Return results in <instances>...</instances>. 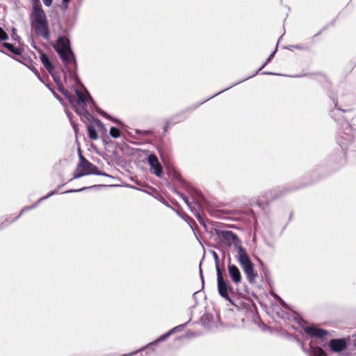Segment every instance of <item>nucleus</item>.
I'll use <instances>...</instances> for the list:
<instances>
[{
	"instance_id": "4468645a",
	"label": "nucleus",
	"mask_w": 356,
	"mask_h": 356,
	"mask_svg": "<svg viewBox=\"0 0 356 356\" xmlns=\"http://www.w3.org/2000/svg\"><path fill=\"white\" fill-rule=\"evenodd\" d=\"M88 136L91 140H97L98 138L97 133L92 124L88 125Z\"/></svg>"
},
{
	"instance_id": "6ab92c4d",
	"label": "nucleus",
	"mask_w": 356,
	"mask_h": 356,
	"mask_svg": "<svg viewBox=\"0 0 356 356\" xmlns=\"http://www.w3.org/2000/svg\"><path fill=\"white\" fill-rule=\"evenodd\" d=\"M8 34L0 27V40L4 41L8 39Z\"/></svg>"
},
{
	"instance_id": "0eeeda50",
	"label": "nucleus",
	"mask_w": 356,
	"mask_h": 356,
	"mask_svg": "<svg viewBox=\"0 0 356 356\" xmlns=\"http://www.w3.org/2000/svg\"><path fill=\"white\" fill-rule=\"evenodd\" d=\"M227 270L229 275L235 285L239 284L242 281V275L239 268L230 262L227 264Z\"/></svg>"
},
{
	"instance_id": "423d86ee",
	"label": "nucleus",
	"mask_w": 356,
	"mask_h": 356,
	"mask_svg": "<svg viewBox=\"0 0 356 356\" xmlns=\"http://www.w3.org/2000/svg\"><path fill=\"white\" fill-rule=\"evenodd\" d=\"M217 274V285L218 291L220 296L225 300L231 302V298L229 296V291H232V288L230 286L227 280H225L222 272L218 266H216Z\"/></svg>"
},
{
	"instance_id": "7ed1b4c3",
	"label": "nucleus",
	"mask_w": 356,
	"mask_h": 356,
	"mask_svg": "<svg viewBox=\"0 0 356 356\" xmlns=\"http://www.w3.org/2000/svg\"><path fill=\"white\" fill-rule=\"evenodd\" d=\"M54 48L60 57L63 65L71 70V67H76L74 55L70 48V40L64 37L58 38L56 42L54 45Z\"/></svg>"
},
{
	"instance_id": "9b49d317",
	"label": "nucleus",
	"mask_w": 356,
	"mask_h": 356,
	"mask_svg": "<svg viewBox=\"0 0 356 356\" xmlns=\"http://www.w3.org/2000/svg\"><path fill=\"white\" fill-rule=\"evenodd\" d=\"M40 60L44 65V67L46 68V70L51 74H52V72L54 70V66L50 62L49 57L47 55L42 52H40Z\"/></svg>"
},
{
	"instance_id": "cd10ccee",
	"label": "nucleus",
	"mask_w": 356,
	"mask_h": 356,
	"mask_svg": "<svg viewBox=\"0 0 356 356\" xmlns=\"http://www.w3.org/2000/svg\"><path fill=\"white\" fill-rule=\"evenodd\" d=\"M321 346H325V344H324V343H321Z\"/></svg>"
},
{
	"instance_id": "5701e85b",
	"label": "nucleus",
	"mask_w": 356,
	"mask_h": 356,
	"mask_svg": "<svg viewBox=\"0 0 356 356\" xmlns=\"http://www.w3.org/2000/svg\"><path fill=\"white\" fill-rule=\"evenodd\" d=\"M200 277L202 279V283H204L203 276H202V269H201V264H200Z\"/></svg>"
},
{
	"instance_id": "20e7f679",
	"label": "nucleus",
	"mask_w": 356,
	"mask_h": 356,
	"mask_svg": "<svg viewBox=\"0 0 356 356\" xmlns=\"http://www.w3.org/2000/svg\"><path fill=\"white\" fill-rule=\"evenodd\" d=\"M64 95L76 113L79 114H84L87 102L91 99L88 92L84 88L81 90L75 89L74 93L73 94L65 92Z\"/></svg>"
},
{
	"instance_id": "bb28decb",
	"label": "nucleus",
	"mask_w": 356,
	"mask_h": 356,
	"mask_svg": "<svg viewBox=\"0 0 356 356\" xmlns=\"http://www.w3.org/2000/svg\"><path fill=\"white\" fill-rule=\"evenodd\" d=\"M197 293H198V291H196V292H195V293H193V297H194V298L195 297V296H196V294H197Z\"/></svg>"
},
{
	"instance_id": "dca6fc26",
	"label": "nucleus",
	"mask_w": 356,
	"mask_h": 356,
	"mask_svg": "<svg viewBox=\"0 0 356 356\" xmlns=\"http://www.w3.org/2000/svg\"><path fill=\"white\" fill-rule=\"evenodd\" d=\"M3 46L10 52L13 53L14 54L19 55L20 54V51L15 47L12 44L4 42Z\"/></svg>"
},
{
	"instance_id": "f8f14e48",
	"label": "nucleus",
	"mask_w": 356,
	"mask_h": 356,
	"mask_svg": "<svg viewBox=\"0 0 356 356\" xmlns=\"http://www.w3.org/2000/svg\"><path fill=\"white\" fill-rule=\"evenodd\" d=\"M185 325L186 324H183V325H180L177 327H175L174 328H172L170 331H168L166 334L159 337L154 342H153V343L156 344L159 342L166 339L169 336H170L173 333L177 332H180L184 327Z\"/></svg>"
},
{
	"instance_id": "ddd939ff",
	"label": "nucleus",
	"mask_w": 356,
	"mask_h": 356,
	"mask_svg": "<svg viewBox=\"0 0 356 356\" xmlns=\"http://www.w3.org/2000/svg\"><path fill=\"white\" fill-rule=\"evenodd\" d=\"M57 191H58L57 190L52 191H51V193H49L47 195H46V196H44V197H42V198H40V200H38V201L35 204H33V205H32V206H31V207H24V208L21 211V212L19 213V214L18 215V216L15 218V220H16V219H17L18 218H19V217L21 216V215H22L24 212H25V211H29V210H30V209H33V208H35V207L38 205V204H39L40 202H42V201H43L44 200H46V199L49 198V197H51V195H53L56 194V193H57Z\"/></svg>"
},
{
	"instance_id": "f257e3e1",
	"label": "nucleus",
	"mask_w": 356,
	"mask_h": 356,
	"mask_svg": "<svg viewBox=\"0 0 356 356\" xmlns=\"http://www.w3.org/2000/svg\"><path fill=\"white\" fill-rule=\"evenodd\" d=\"M220 238L222 242L227 246H234L236 248V260L245 274L248 281L251 284L254 283L257 273L254 269V264L246 250L241 246L238 237L231 231H224L221 232Z\"/></svg>"
},
{
	"instance_id": "4be33fe9",
	"label": "nucleus",
	"mask_w": 356,
	"mask_h": 356,
	"mask_svg": "<svg viewBox=\"0 0 356 356\" xmlns=\"http://www.w3.org/2000/svg\"><path fill=\"white\" fill-rule=\"evenodd\" d=\"M275 297H276V298L279 300L280 303L282 306H284H284L286 305L285 302L283 301V300H282V299H281V298H280L279 296H276Z\"/></svg>"
},
{
	"instance_id": "1a4fd4ad",
	"label": "nucleus",
	"mask_w": 356,
	"mask_h": 356,
	"mask_svg": "<svg viewBox=\"0 0 356 356\" xmlns=\"http://www.w3.org/2000/svg\"><path fill=\"white\" fill-rule=\"evenodd\" d=\"M305 332L312 337L318 339H323L327 335L328 332L316 326H308L305 328Z\"/></svg>"
},
{
	"instance_id": "b1692460",
	"label": "nucleus",
	"mask_w": 356,
	"mask_h": 356,
	"mask_svg": "<svg viewBox=\"0 0 356 356\" xmlns=\"http://www.w3.org/2000/svg\"><path fill=\"white\" fill-rule=\"evenodd\" d=\"M184 200L185 202L190 207V203H189L188 199L184 197Z\"/></svg>"
},
{
	"instance_id": "a878e982",
	"label": "nucleus",
	"mask_w": 356,
	"mask_h": 356,
	"mask_svg": "<svg viewBox=\"0 0 356 356\" xmlns=\"http://www.w3.org/2000/svg\"><path fill=\"white\" fill-rule=\"evenodd\" d=\"M97 123L99 126H102V123L99 120H97Z\"/></svg>"
},
{
	"instance_id": "39448f33",
	"label": "nucleus",
	"mask_w": 356,
	"mask_h": 356,
	"mask_svg": "<svg viewBox=\"0 0 356 356\" xmlns=\"http://www.w3.org/2000/svg\"><path fill=\"white\" fill-rule=\"evenodd\" d=\"M97 175L108 176L105 172H101L92 163L86 160L81 154L79 155V163L74 173L73 179H78L85 175Z\"/></svg>"
},
{
	"instance_id": "9d476101",
	"label": "nucleus",
	"mask_w": 356,
	"mask_h": 356,
	"mask_svg": "<svg viewBox=\"0 0 356 356\" xmlns=\"http://www.w3.org/2000/svg\"><path fill=\"white\" fill-rule=\"evenodd\" d=\"M329 347L332 352H341L347 347L346 340L345 339H332L329 342Z\"/></svg>"
},
{
	"instance_id": "f3484780",
	"label": "nucleus",
	"mask_w": 356,
	"mask_h": 356,
	"mask_svg": "<svg viewBox=\"0 0 356 356\" xmlns=\"http://www.w3.org/2000/svg\"><path fill=\"white\" fill-rule=\"evenodd\" d=\"M110 134L112 137L118 138L120 136V131L116 127H111L110 129Z\"/></svg>"
},
{
	"instance_id": "a211bd4d",
	"label": "nucleus",
	"mask_w": 356,
	"mask_h": 356,
	"mask_svg": "<svg viewBox=\"0 0 356 356\" xmlns=\"http://www.w3.org/2000/svg\"><path fill=\"white\" fill-rule=\"evenodd\" d=\"M275 54V51H274L268 57V58L267 59V60L261 65V67L258 70V71H257L252 76H254L256 75L259 71H260L262 68L264 67V66L270 61V60L273 58L274 55Z\"/></svg>"
},
{
	"instance_id": "f03ea898",
	"label": "nucleus",
	"mask_w": 356,
	"mask_h": 356,
	"mask_svg": "<svg viewBox=\"0 0 356 356\" xmlns=\"http://www.w3.org/2000/svg\"><path fill=\"white\" fill-rule=\"evenodd\" d=\"M32 11L30 15L31 28L33 33L48 40L50 38L49 22L40 0H31Z\"/></svg>"
},
{
	"instance_id": "2eb2a0df",
	"label": "nucleus",
	"mask_w": 356,
	"mask_h": 356,
	"mask_svg": "<svg viewBox=\"0 0 356 356\" xmlns=\"http://www.w3.org/2000/svg\"><path fill=\"white\" fill-rule=\"evenodd\" d=\"M311 353L313 356H327L321 347H311Z\"/></svg>"
},
{
	"instance_id": "393cba45",
	"label": "nucleus",
	"mask_w": 356,
	"mask_h": 356,
	"mask_svg": "<svg viewBox=\"0 0 356 356\" xmlns=\"http://www.w3.org/2000/svg\"><path fill=\"white\" fill-rule=\"evenodd\" d=\"M70 0H63V3L67 4L70 2Z\"/></svg>"
},
{
	"instance_id": "412c9836",
	"label": "nucleus",
	"mask_w": 356,
	"mask_h": 356,
	"mask_svg": "<svg viewBox=\"0 0 356 356\" xmlns=\"http://www.w3.org/2000/svg\"><path fill=\"white\" fill-rule=\"evenodd\" d=\"M45 6L49 7L53 2V0H42Z\"/></svg>"
},
{
	"instance_id": "aec40b11",
	"label": "nucleus",
	"mask_w": 356,
	"mask_h": 356,
	"mask_svg": "<svg viewBox=\"0 0 356 356\" xmlns=\"http://www.w3.org/2000/svg\"><path fill=\"white\" fill-rule=\"evenodd\" d=\"M97 186H90V187H83L82 188H80V189H77V190H70V191H67L66 193H75V192H80V191H85V190H87V189H89V188H94V187H97Z\"/></svg>"
},
{
	"instance_id": "6e6552de",
	"label": "nucleus",
	"mask_w": 356,
	"mask_h": 356,
	"mask_svg": "<svg viewBox=\"0 0 356 356\" xmlns=\"http://www.w3.org/2000/svg\"><path fill=\"white\" fill-rule=\"evenodd\" d=\"M147 161L151 167V172L157 177H161L163 172L162 167L159 163L157 157L154 154H149L147 158Z\"/></svg>"
}]
</instances>
